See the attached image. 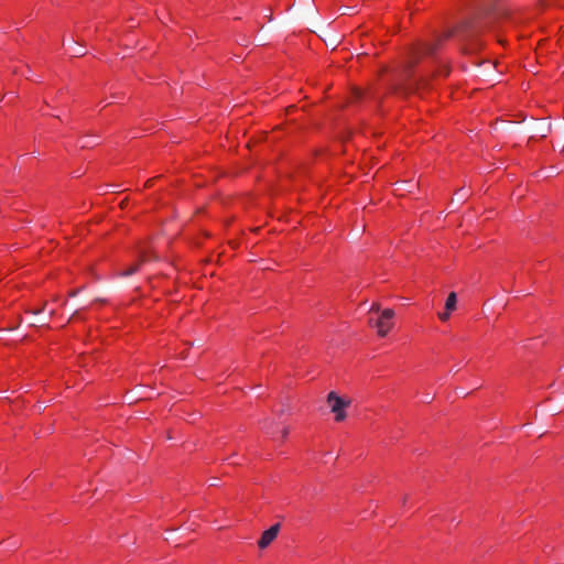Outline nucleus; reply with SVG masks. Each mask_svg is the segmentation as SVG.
Returning a JSON list of instances; mask_svg holds the SVG:
<instances>
[{"instance_id": "1", "label": "nucleus", "mask_w": 564, "mask_h": 564, "mask_svg": "<svg viewBox=\"0 0 564 564\" xmlns=\"http://www.w3.org/2000/svg\"><path fill=\"white\" fill-rule=\"evenodd\" d=\"M509 15V10L494 0H486L480 10L473 18L465 19L457 26L449 30L445 37L454 36L460 42L473 40L484 29L494 28L498 22Z\"/></svg>"}, {"instance_id": "2", "label": "nucleus", "mask_w": 564, "mask_h": 564, "mask_svg": "<svg viewBox=\"0 0 564 564\" xmlns=\"http://www.w3.org/2000/svg\"><path fill=\"white\" fill-rule=\"evenodd\" d=\"M436 44H424L420 50L414 52L411 58L404 64L392 84V93L401 96L419 93L427 86V78H414L413 67L417 63L421 55H431L434 53Z\"/></svg>"}, {"instance_id": "3", "label": "nucleus", "mask_w": 564, "mask_h": 564, "mask_svg": "<svg viewBox=\"0 0 564 564\" xmlns=\"http://www.w3.org/2000/svg\"><path fill=\"white\" fill-rule=\"evenodd\" d=\"M327 402L332 412L335 414L337 422L344 421L346 417L345 409L350 404V400L340 398L336 392L332 391L327 395Z\"/></svg>"}, {"instance_id": "4", "label": "nucleus", "mask_w": 564, "mask_h": 564, "mask_svg": "<svg viewBox=\"0 0 564 564\" xmlns=\"http://www.w3.org/2000/svg\"><path fill=\"white\" fill-rule=\"evenodd\" d=\"M393 316L394 311L391 308H386L382 311L381 316L375 324H372L371 321H369V324L377 328L379 336L384 337L393 326V323L391 322Z\"/></svg>"}, {"instance_id": "5", "label": "nucleus", "mask_w": 564, "mask_h": 564, "mask_svg": "<svg viewBox=\"0 0 564 564\" xmlns=\"http://www.w3.org/2000/svg\"><path fill=\"white\" fill-rule=\"evenodd\" d=\"M280 524L276 523L274 525H272L271 528H269L268 530H265L260 540L258 541V546L260 549H265L268 547L273 541L274 539L278 536L279 532H280Z\"/></svg>"}, {"instance_id": "6", "label": "nucleus", "mask_w": 564, "mask_h": 564, "mask_svg": "<svg viewBox=\"0 0 564 564\" xmlns=\"http://www.w3.org/2000/svg\"><path fill=\"white\" fill-rule=\"evenodd\" d=\"M456 304H457V295L455 292H451L445 302V310L453 312L456 310Z\"/></svg>"}, {"instance_id": "7", "label": "nucleus", "mask_w": 564, "mask_h": 564, "mask_svg": "<svg viewBox=\"0 0 564 564\" xmlns=\"http://www.w3.org/2000/svg\"><path fill=\"white\" fill-rule=\"evenodd\" d=\"M543 7L564 8V0H541Z\"/></svg>"}, {"instance_id": "8", "label": "nucleus", "mask_w": 564, "mask_h": 564, "mask_svg": "<svg viewBox=\"0 0 564 564\" xmlns=\"http://www.w3.org/2000/svg\"><path fill=\"white\" fill-rule=\"evenodd\" d=\"M137 271H138V265L134 264V265L130 267L128 270L122 271L121 275L122 276H129V275L135 273Z\"/></svg>"}, {"instance_id": "9", "label": "nucleus", "mask_w": 564, "mask_h": 564, "mask_svg": "<svg viewBox=\"0 0 564 564\" xmlns=\"http://www.w3.org/2000/svg\"><path fill=\"white\" fill-rule=\"evenodd\" d=\"M45 306H46V303H43L41 306H39V308L26 310V313H30V314H33V315H37V314L44 312Z\"/></svg>"}, {"instance_id": "10", "label": "nucleus", "mask_w": 564, "mask_h": 564, "mask_svg": "<svg viewBox=\"0 0 564 564\" xmlns=\"http://www.w3.org/2000/svg\"><path fill=\"white\" fill-rule=\"evenodd\" d=\"M451 313H452V311L445 310L444 312L438 313V318L441 321H447L449 318V316H451Z\"/></svg>"}, {"instance_id": "11", "label": "nucleus", "mask_w": 564, "mask_h": 564, "mask_svg": "<svg viewBox=\"0 0 564 564\" xmlns=\"http://www.w3.org/2000/svg\"><path fill=\"white\" fill-rule=\"evenodd\" d=\"M380 305L378 303H373L370 307V312H379Z\"/></svg>"}, {"instance_id": "12", "label": "nucleus", "mask_w": 564, "mask_h": 564, "mask_svg": "<svg viewBox=\"0 0 564 564\" xmlns=\"http://www.w3.org/2000/svg\"><path fill=\"white\" fill-rule=\"evenodd\" d=\"M85 54H86V52L82 48L77 50L75 53L76 56H84Z\"/></svg>"}, {"instance_id": "13", "label": "nucleus", "mask_w": 564, "mask_h": 564, "mask_svg": "<svg viewBox=\"0 0 564 564\" xmlns=\"http://www.w3.org/2000/svg\"><path fill=\"white\" fill-rule=\"evenodd\" d=\"M350 9H351V8H349V7L340 8V10H341V13H343V14H347V13H349V10H350Z\"/></svg>"}, {"instance_id": "14", "label": "nucleus", "mask_w": 564, "mask_h": 564, "mask_svg": "<svg viewBox=\"0 0 564 564\" xmlns=\"http://www.w3.org/2000/svg\"><path fill=\"white\" fill-rule=\"evenodd\" d=\"M288 435H289V429L285 427L282 430V437L285 438Z\"/></svg>"}, {"instance_id": "15", "label": "nucleus", "mask_w": 564, "mask_h": 564, "mask_svg": "<svg viewBox=\"0 0 564 564\" xmlns=\"http://www.w3.org/2000/svg\"><path fill=\"white\" fill-rule=\"evenodd\" d=\"M78 292H79L78 290H74V291L69 292V296L74 297L78 294Z\"/></svg>"}, {"instance_id": "16", "label": "nucleus", "mask_w": 564, "mask_h": 564, "mask_svg": "<svg viewBox=\"0 0 564 564\" xmlns=\"http://www.w3.org/2000/svg\"><path fill=\"white\" fill-rule=\"evenodd\" d=\"M55 314H56V312L54 310L50 312L51 317L55 316Z\"/></svg>"}, {"instance_id": "17", "label": "nucleus", "mask_w": 564, "mask_h": 564, "mask_svg": "<svg viewBox=\"0 0 564 564\" xmlns=\"http://www.w3.org/2000/svg\"><path fill=\"white\" fill-rule=\"evenodd\" d=\"M361 95H362V94H361V91H356V96H357V98H360V97H361Z\"/></svg>"}, {"instance_id": "18", "label": "nucleus", "mask_w": 564, "mask_h": 564, "mask_svg": "<svg viewBox=\"0 0 564 564\" xmlns=\"http://www.w3.org/2000/svg\"><path fill=\"white\" fill-rule=\"evenodd\" d=\"M406 500H408V497L404 496L403 499H402V503L404 505L406 502Z\"/></svg>"}, {"instance_id": "19", "label": "nucleus", "mask_w": 564, "mask_h": 564, "mask_svg": "<svg viewBox=\"0 0 564 564\" xmlns=\"http://www.w3.org/2000/svg\"><path fill=\"white\" fill-rule=\"evenodd\" d=\"M15 328H17V327H8V328H6L4 330H13V329H15Z\"/></svg>"}, {"instance_id": "20", "label": "nucleus", "mask_w": 564, "mask_h": 564, "mask_svg": "<svg viewBox=\"0 0 564 564\" xmlns=\"http://www.w3.org/2000/svg\"><path fill=\"white\" fill-rule=\"evenodd\" d=\"M77 314H78V312H74V314L72 315L70 319L74 318Z\"/></svg>"}, {"instance_id": "21", "label": "nucleus", "mask_w": 564, "mask_h": 564, "mask_svg": "<svg viewBox=\"0 0 564 564\" xmlns=\"http://www.w3.org/2000/svg\"><path fill=\"white\" fill-rule=\"evenodd\" d=\"M474 48H475V47H474V45H473V46H471V47H469V48H467V47H466V51H473Z\"/></svg>"}, {"instance_id": "22", "label": "nucleus", "mask_w": 564, "mask_h": 564, "mask_svg": "<svg viewBox=\"0 0 564 564\" xmlns=\"http://www.w3.org/2000/svg\"><path fill=\"white\" fill-rule=\"evenodd\" d=\"M142 257H143V262L145 261V252L143 251L142 253Z\"/></svg>"}, {"instance_id": "23", "label": "nucleus", "mask_w": 564, "mask_h": 564, "mask_svg": "<svg viewBox=\"0 0 564 564\" xmlns=\"http://www.w3.org/2000/svg\"><path fill=\"white\" fill-rule=\"evenodd\" d=\"M123 204H126V200H121L120 205L123 207Z\"/></svg>"}, {"instance_id": "24", "label": "nucleus", "mask_w": 564, "mask_h": 564, "mask_svg": "<svg viewBox=\"0 0 564 564\" xmlns=\"http://www.w3.org/2000/svg\"><path fill=\"white\" fill-rule=\"evenodd\" d=\"M216 485V479H213L212 486Z\"/></svg>"}, {"instance_id": "25", "label": "nucleus", "mask_w": 564, "mask_h": 564, "mask_svg": "<svg viewBox=\"0 0 564 564\" xmlns=\"http://www.w3.org/2000/svg\"><path fill=\"white\" fill-rule=\"evenodd\" d=\"M216 485V479H213L212 486Z\"/></svg>"}]
</instances>
